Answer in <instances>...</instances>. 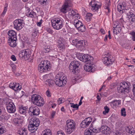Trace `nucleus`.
I'll list each match as a JSON object with an SVG mask.
<instances>
[{"instance_id": "f257e3e1", "label": "nucleus", "mask_w": 135, "mask_h": 135, "mask_svg": "<svg viewBox=\"0 0 135 135\" xmlns=\"http://www.w3.org/2000/svg\"><path fill=\"white\" fill-rule=\"evenodd\" d=\"M131 86L130 83L128 81H124L120 83L117 87L118 92L120 93H128L130 91V87Z\"/></svg>"}, {"instance_id": "f03ea898", "label": "nucleus", "mask_w": 135, "mask_h": 135, "mask_svg": "<svg viewBox=\"0 0 135 135\" xmlns=\"http://www.w3.org/2000/svg\"><path fill=\"white\" fill-rule=\"evenodd\" d=\"M76 123L73 120H68L66 121L65 127V131L66 134H70L75 130Z\"/></svg>"}, {"instance_id": "7ed1b4c3", "label": "nucleus", "mask_w": 135, "mask_h": 135, "mask_svg": "<svg viewBox=\"0 0 135 135\" xmlns=\"http://www.w3.org/2000/svg\"><path fill=\"white\" fill-rule=\"evenodd\" d=\"M31 100L33 104L38 106L41 107L44 104L43 99L41 96L38 95H32L31 96Z\"/></svg>"}, {"instance_id": "20e7f679", "label": "nucleus", "mask_w": 135, "mask_h": 135, "mask_svg": "<svg viewBox=\"0 0 135 135\" xmlns=\"http://www.w3.org/2000/svg\"><path fill=\"white\" fill-rule=\"evenodd\" d=\"M113 57L111 54L108 52L104 53L103 57L102 59L103 63L107 66H110L112 64L113 62Z\"/></svg>"}, {"instance_id": "39448f33", "label": "nucleus", "mask_w": 135, "mask_h": 135, "mask_svg": "<svg viewBox=\"0 0 135 135\" xmlns=\"http://www.w3.org/2000/svg\"><path fill=\"white\" fill-rule=\"evenodd\" d=\"M66 77L63 73H61L59 75L58 78H56L54 82L55 84L59 87L63 86L67 82Z\"/></svg>"}, {"instance_id": "423d86ee", "label": "nucleus", "mask_w": 135, "mask_h": 135, "mask_svg": "<svg viewBox=\"0 0 135 135\" xmlns=\"http://www.w3.org/2000/svg\"><path fill=\"white\" fill-rule=\"evenodd\" d=\"M14 28L17 31L22 28L25 25L24 21L22 19H16L13 22Z\"/></svg>"}, {"instance_id": "0eeeda50", "label": "nucleus", "mask_w": 135, "mask_h": 135, "mask_svg": "<svg viewBox=\"0 0 135 135\" xmlns=\"http://www.w3.org/2000/svg\"><path fill=\"white\" fill-rule=\"evenodd\" d=\"M7 109L9 113H14L16 110V107L14 103L9 100L6 104Z\"/></svg>"}, {"instance_id": "6e6552de", "label": "nucleus", "mask_w": 135, "mask_h": 135, "mask_svg": "<svg viewBox=\"0 0 135 135\" xmlns=\"http://www.w3.org/2000/svg\"><path fill=\"white\" fill-rule=\"evenodd\" d=\"M72 6L71 2L69 0H66L62 6L60 7V11L63 13H65L67 12V9L69 7Z\"/></svg>"}, {"instance_id": "1a4fd4ad", "label": "nucleus", "mask_w": 135, "mask_h": 135, "mask_svg": "<svg viewBox=\"0 0 135 135\" xmlns=\"http://www.w3.org/2000/svg\"><path fill=\"white\" fill-rule=\"evenodd\" d=\"M80 65V63L79 62L75 61L71 62L69 68L70 71L74 73H75L76 69L79 67Z\"/></svg>"}, {"instance_id": "9d476101", "label": "nucleus", "mask_w": 135, "mask_h": 135, "mask_svg": "<svg viewBox=\"0 0 135 135\" xmlns=\"http://www.w3.org/2000/svg\"><path fill=\"white\" fill-rule=\"evenodd\" d=\"M28 113L31 115H38L40 113V110L37 107L33 106L29 108Z\"/></svg>"}, {"instance_id": "9b49d317", "label": "nucleus", "mask_w": 135, "mask_h": 135, "mask_svg": "<svg viewBox=\"0 0 135 135\" xmlns=\"http://www.w3.org/2000/svg\"><path fill=\"white\" fill-rule=\"evenodd\" d=\"M30 55L29 50L26 49L21 51L19 55L20 57L22 59L27 60L29 59Z\"/></svg>"}, {"instance_id": "f8f14e48", "label": "nucleus", "mask_w": 135, "mask_h": 135, "mask_svg": "<svg viewBox=\"0 0 135 135\" xmlns=\"http://www.w3.org/2000/svg\"><path fill=\"white\" fill-rule=\"evenodd\" d=\"M97 129L95 128H94L93 125L91 124L90 128L85 130L84 132L85 135H94L95 133H98Z\"/></svg>"}, {"instance_id": "ddd939ff", "label": "nucleus", "mask_w": 135, "mask_h": 135, "mask_svg": "<svg viewBox=\"0 0 135 135\" xmlns=\"http://www.w3.org/2000/svg\"><path fill=\"white\" fill-rule=\"evenodd\" d=\"M78 58L79 60L83 62H86L89 61H90L93 58L88 54H84L82 55H80Z\"/></svg>"}, {"instance_id": "4468645a", "label": "nucleus", "mask_w": 135, "mask_h": 135, "mask_svg": "<svg viewBox=\"0 0 135 135\" xmlns=\"http://www.w3.org/2000/svg\"><path fill=\"white\" fill-rule=\"evenodd\" d=\"M92 120L91 118L90 117L85 118L81 123V127L83 128L87 127L91 122Z\"/></svg>"}, {"instance_id": "2eb2a0df", "label": "nucleus", "mask_w": 135, "mask_h": 135, "mask_svg": "<svg viewBox=\"0 0 135 135\" xmlns=\"http://www.w3.org/2000/svg\"><path fill=\"white\" fill-rule=\"evenodd\" d=\"M126 6V3L124 1L119 3L117 6L118 11L120 13H123L124 12Z\"/></svg>"}, {"instance_id": "dca6fc26", "label": "nucleus", "mask_w": 135, "mask_h": 135, "mask_svg": "<svg viewBox=\"0 0 135 135\" xmlns=\"http://www.w3.org/2000/svg\"><path fill=\"white\" fill-rule=\"evenodd\" d=\"M9 87L15 91L20 90L22 88L21 86L19 83L16 82L11 83L9 84Z\"/></svg>"}, {"instance_id": "f3484780", "label": "nucleus", "mask_w": 135, "mask_h": 135, "mask_svg": "<svg viewBox=\"0 0 135 135\" xmlns=\"http://www.w3.org/2000/svg\"><path fill=\"white\" fill-rule=\"evenodd\" d=\"M127 19L129 23L132 24L135 22V15L131 12H129L127 13Z\"/></svg>"}, {"instance_id": "a211bd4d", "label": "nucleus", "mask_w": 135, "mask_h": 135, "mask_svg": "<svg viewBox=\"0 0 135 135\" xmlns=\"http://www.w3.org/2000/svg\"><path fill=\"white\" fill-rule=\"evenodd\" d=\"M110 130V129L109 127L104 126H102L99 129H97V131H99L98 132H101L105 134L109 133Z\"/></svg>"}, {"instance_id": "6ab92c4d", "label": "nucleus", "mask_w": 135, "mask_h": 135, "mask_svg": "<svg viewBox=\"0 0 135 135\" xmlns=\"http://www.w3.org/2000/svg\"><path fill=\"white\" fill-rule=\"evenodd\" d=\"M121 101L120 100H114L111 102L109 104L112 108L115 109L120 105Z\"/></svg>"}, {"instance_id": "aec40b11", "label": "nucleus", "mask_w": 135, "mask_h": 135, "mask_svg": "<svg viewBox=\"0 0 135 135\" xmlns=\"http://www.w3.org/2000/svg\"><path fill=\"white\" fill-rule=\"evenodd\" d=\"M29 123L32 124L34 126H37V127H38L40 123V121L38 118L36 117H33L30 119Z\"/></svg>"}, {"instance_id": "412c9836", "label": "nucleus", "mask_w": 135, "mask_h": 135, "mask_svg": "<svg viewBox=\"0 0 135 135\" xmlns=\"http://www.w3.org/2000/svg\"><path fill=\"white\" fill-rule=\"evenodd\" d=\"M111 4L110 0L106 1L104 5V7L105 10V11L108 13H109L110 11V7Z\"/></svg>"}, {"instance_id": "4be33fe9", "label": "nucleus", "mask_w": 135, "mask_h": 135, "mask_svg": "<svg viewBox=\"0 0 135 135\" xmlns=\"http://www.w3.org/2000/svg\"><path fill=\"white\" fill-rule=\"evenodd\" d=\"M8 34L9 36V39L13 38L17 39L16 33L14 31L12 30H9L8 32Z\"/></svg>"}, {"instance_id": "5701e85b", "label": "nucleus", "mask_w": 135, "mask_h": 135, "mask_svg": "<svg viewBox=\"0 0 135 135\" xmlns=\"http://www.w3.org/2000/svg\"><path fill=\"white\" fill-rule=\"evenodd\" d=\"M91 6V10L94 12H95L100 7V6L97 4L94 1H92L90 3Z\"/></svg>"}, {"instance_id": "b1692460", "label": "nucleus", "mask_w": 135, "mask_h": 135, "mask_svg": "<svg viewBox=\"0 0 135 135\" xmlns=\"http://www.w3.org/2000/svg\"><path fill=\"white\" fill-rule=\"evenodd\" d=\"M64 24V21L56 24H52V25L54 29L56 30H59L63 27Z\"/></svg>"}, {"instance_id": "393cba45", "label": "nucleus", "mask_w": 135, "mask_h": 135, "mask_svg": "<svg viewBox=\"0 0 135 135\" xmlns=\"http://www.w3.org/2000/svg\"><path fill=\"white\" fill-rule=\"evenodd\" d=\"M39 65L43 66L44 68H47L48 67L49 68L50 70L51 68L50 64V61L48 60H44L41 62Z\"/></svg>"}, {"instance_id": "a878e982", "label": "nucleus", "mask_w": 135, "mask_h": 135, "mask_svg": "<svg viewBox=\"0 0 135 135\" xmlns=\"http://www.w3.org/2000/svg\"><path fill=\"white\" fill-rule=\"evenodd\" d=\"M27 107H24L23 105H20L18 108L19 112L21 114L23 115L26 114V111L27 110Z\"/></svg>"}, {"instance_id": "bb28decb", "label": "nucleus", "mask_w": 135, "mask_h": 135, "mask_svg": "<svg viewBox=\"0 0 135 135\" xmlns=\"http://www.w3.org/2000/svg\"><path fill=\"white\" fill-rule=\"evenodd\" d=\"M28 129L31 132H34L36 131L38 129V127L35 126L32 124H30L28 127Z\"/></svg>"}, {"instance_id": "cd10ccee", "label": "nucleus", "mask_w": 135, "mask_h": 135, "mask_svg": "<svg viewBox=\"0 0 135 135\" xmlns=\"http://www.w3.org/2000/svg\"><path fill=\"white\" fill-rule=\"evenodd\" d=\"M64 21L63 19L61 18L56 17L54 18L51 20V23L52 25L56 24L59 22Z\"/></svg>"}, {"instance_id": "c85d7f7f", "label": "nucleus", "mask_w": 135, "mask_h": 135, "mask_svg": "<svg viewBox=\"0 0 135 135\" xmlns=\"http://www.w3.org/2000/svg\"><path fill=\"white\" fill-rule=\"evenodd\" d=\"M38 71L41 73L46 72L50 70L49 68V67H47V68H45L39 64L38 66Z\"/></svg>"}, {"instance_id": "c756f323", "label": "nucleus", "mask_w": 135, "mask_h": 135, "mask_svg": "<svg viewBox=\"0 0 135 135\" xmlns=\"http://www.w3.org/2000/svg\"><path fill=\"white\" fill-rule=\"evenodd\" d=\"M121 27L119 25H116L114 27H113V32L114 34L117 35L118 33H120L121 31Z\"/></svg>"}, {"instance_id": "7c9ffc66", "label": "nucleus", "mask_w": 135, "mask_h": 135, "mask_svg": "<svg viewBox=\"0 0 135 135\" xmlns=\"http://www.w3.org/2000/svg\"><path fill=\"white\" fill-rule=\"evenodd\" d=\"M17 40V39H14L13 38L9 39L8 40L9 45L11 47H15L17 45L16 43Z\"/></svg>"}, {"instance_id": "2f4dec72", "label": "nucleus", "mask_w": 135, "mask_h": 135, "mask_svg": "<svg viewBox=\"0 0 135 135\" xmlns=\"http://www.w3.org/2000/svg\"><path fill=\"white\" fill-rule=\"evenodd\" d=\"M17 133L21 135H26L27 134V131L26 129L23 128L19 130Z\"/></svg>"}, {"instance_id": "473e14b6", "label": "nucleus", "mask_w": 135, "mask_h": 135, "mask_svg": "<svg viewBox=\"0 0 135 135\" xmlns=\"http://www.w3.org/2000/svg\"><path fill=\"white\" fill-rule=\"evenodd\" d=\"M13 121L15 125L17 126H21L22 120L20 118H15L13 119Z\"/></svg>"}, {"instance_id": "72a5a7b5", "label": "nucleus", "mask_w": 135, "mask_h": 135, "mask_svg": "<svg viewBox=\"0 0 135 135\" xmlns=\"http://www.w3.org/2000/svg\"><path fill=\"white\" fill-rule=\"evenodd\" d=\"M26 16L28 17L31 18H36L37 17L36 14L35 12L31 11L30 12L29 11L28 12L26 13Z\"/></svg>"}, {"instance_id": "f704fd0d", "label": "nucleus", "mask_w": 135, "mask_h": 135, "mask_svg": "<svg viewBox=\"0 0 135 135\" xmlns=\"http://www.w3.org/2000/svg\"><path fill=\"white\" fill-rule=\"evenodd\" d=\"M82 24L81 22L78 20H75L74 21V24L77 29L79 28Z\"/></svg>"}, {"instance_id": "c9c22d12", "label": "nucleus", "mask_w": 135, "mask_h": 135, "mask_svg": "<svg viewBox=\"0 0 135 135\" xmlns=\"http://www.w3.org/2000/svg\"><path fill=\"white\" fill-rule=\"evenodd\" d=\"M126 132L132 134H133L135 132L134 130L132 127L128 126L126 128Z\"/></svg>"}, {"instance_id": "e433bc0d", "label": "nucleus", "mask_w": 135, "mask_h": 135, "mask_svg": "<svg viewBox=\"0 0 135 135\" xmlns=\"http://www.w3.org/2000/svg\"><path fill=\"white\" fill-rule=\"evenodd\" d=\"M58 43V47L60 50L62 51L64 50L65 48V45L64 43L60 41H59Z\"/></svg>"}, {"instance_id": "4c0bfd02", "label": "nucleus", "mask_w": 135, "mask_h": 135, "mask_svg": "<svg viewBox=\"0 0 135 135\" xmlns=\"http://www.w3.org/2000/svg\"><path fill=\"white\" fill-rule=\"evenodd\" d=\"M69 14L71 16L73 17H76V18H78V16L79 14L74 11L72 10L70 12H69Z\"/></svg>"}, {"instance_id": "58836bf2", "label": "nucleus", "mask_w": 135, "mask_h": 135, "mask_svg": "<svg viewBox=\"0 0 135 135\" xmlns=\"http://www.w3.org/2000/svg\"><path fill=\"white\" fill-rule=\"evenodd\" d=\"M38 29L34 28L33 29L32 31V35L33 37H35L36 36L38 35Z\"/></svg>"}, {"instance_id": "ea45409f", "label": "nucleus", "mask_w": 135, "mask_h": 135, "mask_svg": "<svg viewBox=\"0 0 135 135\" xmlns=\"http://www.w3.org/2000/svg\"><path fill=\"white\" fill-rule=\"evenodd\" d=\"M92 14L90 13H87L85 16V20L87 22H89L92 17Z\"/></svg>"}, {"instance_id": "a19ab883", "label": "nucleus", "mask_w": 135, "mask_h": 135, "mask_svg": "<svg viewBox=\"0 0 135 135\" xmlns=\"http://www.w3.org/2000/svg\"><path fill=\"white\" fill-rule=\"evenodd\" d=\"M84 69L87 71H92V67L91 66L86 65L84 66Z\"/></svg>"}, {"instance_id": "79ce46f5", "label": "nucleus", "mask_w": 135, "mask_h": 135, "mask_svg": "<svg viewBox=\"0 0 135 135\" xmlns=\"http://www.w3.org/2000/svg\"><path fill=\"white\" fill-rule=\"evenodd\" d=\"M51 50L50 46H45L43 49V51L45 53H48L50 52Z\"/></svg>"}, {"instance_id": "37998d69", "label": "nucleus", "mask_w": 135, "mask_h": 135, "mask_svg": "<svg viewBox=\"0 0 135 135\" xmlns=\"http://www.w3.org/2000/svg\"><path fill=\"white\" fill-rule=\"evenodd\" d=\"M77 29L80 31L81 32H83L85 30V26L83 24L82 25H81V26Z\"/></svg>"}, {"instance_id": "c03bdc74", "label": "nucleus", "mask_w": 135, "mask_h": 135, "mask_svg": "<svg viewBox=\"0 0 135 135\" xmlns=\"http://www.w3.org/2000/svg\"><path fill=\"white\" fill-rule=\"evenodd\" d=\"M121 115L125 117L126 115V112L125 109L123 108L121 109Z\"/></svg>"}, {"instance_id": "a18cd8bd", "label": "nucleus", "mask_w": 135, "mask_h": 135, "mask_svg": "<svg viewBox=\"0 0 135 135\" xmlns=\"http://www.w3.org/2000/svg\"><path fill=\"white\" fill-rule=\"evenodd\" d=\"M44 132L43 135H52L51 131L49 129H46Z\"/></svg>"}, {"instance_id": "49530a36", "label": "nucleus", "mask_w": 135, "mask_h": 135, "mask_svg": "<svg viewBox=\"0 0 135 135\" xmlns=\"http://www.w3.org/2000/svg\"><path fill=\"white\" fill-rule=\"evenodd\" d=\"M45 30L48 33H49L51 34H52L53 33V31L50 28L47 27L45 28Z\"/></svg>"}, {"instance_id": "de8ad7c7", "label": "nucleus", "mask_w": 135, "mask_h": 135, "mask_svg": "<svg viewBox=\"0 0 135 135\" xmlns=\"http://www.w3.org/2000/svg\"><path fill=\"white\" fill-rule=\"evenodd\" d=\"M130 34L132 36V40L133 41H135V31H133L131 32Z\"/></svg>"}, {"instance_id": "09e8293b", "label": "nucleus", "mask_w": 135, "mask_h": 135, "mask_svg": "<svg viewBox=\"0 0 135 135\" xmlns=\"http://www.w3.org/2000/svg\"><path fill=\"white\" fill-rule=\"evenodd\" d=\"M47 82L49 85L50 86L54 84V81L52 80L49 79L47 80Z\"/></svg>"}, {"instance_id": "8fccbe9b", "label": "nucleus", "mask_w": 135, "mask_h": 135, "mask_svg": "<svg viewBox=\"0 0 135 135\" xmlns=\"http://www.w3.org/2000/svg\"><path fill=\"white\" fill-rule=\"evenodd\" d=\"M58 104L60 105L64 102V99L63 98H60L57 101Z\"/></svg>"}, {"instance_id": "3c124183", "label": "nucleus", "mask_w": 135, "mask_h": 135, "mask_svg": "<svg viewBox=\"0 0 135 135\" xmlns=\"http://www.w3.org/2000/svg\"><path fill=\"white\" fill-rule=\"evenodd\" d=\"M5 132L4 127L0 124V134L4 133Z\"/></svg>"}, {"instance_id": "603ef678", "label": "nucleus", "mask_w": 135, "mask_h": 135, "mask_svg": "<svg viewBox=\"0 0 135 135\" xmlns=\"http://www.w3.org/2000/svg\"><path fill=\"white\" fill-rule=\"evenodd\" d=\"M104 109L105 111L103 112V114H105L106 113H108L109 110V109L107 106L105 107Z\"/></svg>"}, {"instance_id": "864d4df0", "label": "nucleus", "mask_w": 135, "mask_h": 135, "mask_svg": "<svg viewBox=\"0 0 135 135\" xmlns=\"http://www.w3.org/2000/svg\"><path fill=\"white\" fill-rule=\"evenodd\" d=\"M71 107H72L73 108H76V109H78L79 105H78V104H74L73 103H71Z\"/></svg>"}, {"instance_id": "5fc2aeb1", "label": "nucleus", "mask_w": 135, "mask_h": 135, "mask_svg": "<svg viewBox=\"0 0 135 135\" xmlns=\"http://www.w3.org/2000/svg\"><path fill=\"white\" fill-rule=\"evenodd\" d=\"M57 135H65L64 132L61 131H59L57 132Z\"/></svg>"}, {"instance_id": "6e6d98bb", "label": "nucleus", "mask_w": 135, "mask_h": 135, "mask_svg": "<svg viewBox=\"0 0 135 135\" xmlns=\"http://www.w3.org/2000/svg\"><path fill=\"white\" fill-rule=\"evenodd\" d=\"M7 11V10L6 7H4V8L3 11L1 14L2 16H4L5 15Z\"/></svg>"}, {"instance_id": "4d7b16f0", "label": "nucleus", "mask_w": 135, "mask_h": 135, "mask_svg": "<svg viewBox=\"0 0 135 135\" xmlns=\"http://www.w3.org/2000/svg\"><path fill=\"white\" fill-rule=\"evenodd\" d=\"M46 94L48 97H50L51 96V94L48 90H47L46 92Z\"/></svg>"}, {"instance_id": "13d9d810", "label": "nucleus", "mask_w": 135, "mask_h": 135, "mask_svg": "<svg viewBox=\"0 0 135 135\" xmlns=\"http://www.w3.org/2000/svg\"><path fill=\"white\" fill-rule=\"evenodd\" d=\"M132 91L134 96H135V84L133 85Z\"/></svg>"}, {"instance_id": "bf43d9fd", "label": "nucleus", "mask_w": 135, "mask_h": 135, "mask_svg": "<svg viewBox=\"0 0 135 135\" xmlns=\"http://www.w3.org/2000/svg\"><path fill=\"white\" fill-rule=\"evenodd\" d=\"M78 43L80 44V45L82 46L84 42V40H81L78 41Z\"/></svg>"}, {"instance_id": "052dcab7", "label": "nucleus", "mask_w": 135, "mask_h": 135, "mask_svg": "<svg viewBox=\"0 0 135 135\" xmlns=\"http://www.w3.org/2000/svg\"><path fill=\"white\" fill-rule=\"evenodd\" d=\"M11 59L13 61H15L16 60V58L15 56L14 55H12L11 56Z\"/></svg>"}, {"instance_id": "680f3d73", "label": "nucleus", "mask_w": 135, "mask_h": 135, "mask_svg": "<svg viewBox=\"0 0 135 135\" xmlns=\"http://www.w3.org/2000/svg\"><path fill=\"white\" fill-rule=\"evenodd\" d=\"M83 44L82 46H87L88 45V43L86 41L84 40V42H83Z\"/></svg>"}, {"instance_id": "e2e57ef3", "label": "nucleus", "mask_w": 135, "mask_h": 135, "mask_svg": "<svg viewBox=\"0 0 135 135\" xmlns=\"http://www.w3.org/2000/svg\"><path fill=\"white\" fill-rule=\"evenodd\" d=\"M100 32L103 35L105 34V33L104 30L103 29H101L100 30Z\"/></svg>"}, {"instance_id": "0e129e2a", "label": "nucleus", "mask_w": 135, "mask_h": 135, "mask_svg": "<svg viewBox=\"0 0 135 135\" xmlns=\"http://www.w3.org/2000/svg\"><path fill=\"white\" fill-rule=\"evenodd\" d=\"M55 111H53L52 112V113H51V118H53L55 114Z\"/></svg>"}, {"instance_id": "69168bd1", "label": "nucleus", "mask_w": 135, "mask_h": 135, "mask_svg": "<svg viewBox=\"0 0 135 135\" xmlns=\"http://www.w3.org/2000/svg\"><path fill=\"white\" fill-rule=\"evenodd\" d=\"M41 23L40 22H37V24L38 26H40L41 25Z\"/></svg>"}, {"instance_id": "338daca9", "label": "nucleus", "mask_w": 135, "mask_h": 135, "mask_svg": "<svg viewBox=\"0 0 135 135\" xmlns=\"http://www.w3.org/2000/svg\"><path fill=\"white\" fill-rule=\"evenodd\" d=\"M97 99L99 100V101L101 99V98L99 96V95H97Z\"/></svg>"}, {"instance_id": "774afa93", "label": "nucleus", "mask_w": 135, "mask_h": 135, "mask_svg": "<svg viewBox=\"0 0 135 135\" xmlns=\"http://www.w3.org/2000/svg\"><path fill=\"white\" fill-rule=\"evenodd\" d=\"M108 36L107 35L105 36V37L104 39V41H106L107 40Z\"/></svg>"}]
</instances>
